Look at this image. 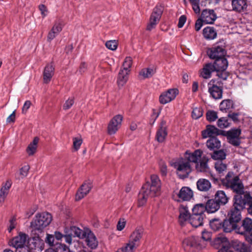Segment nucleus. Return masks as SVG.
Returning a JSON list of instances; mask_svg holds the SVG:
<instances>
[{
	"label": "nucleus",
	"mask_w": 252,
	"mask_h": 252,
	"mask_svg": "<svg viewBox=\"0 0 252 252\" xmlns=\"http://www.w3.org/2000/svg\"><path fill=\"white\" fill-rule=\"evenodd\" d=\"M222 183L237 193L234 198L233 207L228 213V219L237 223L241 220V211L245 207L249 197L242 194L244 192L243 185L239 177L235 175L233 172H229L222 180Z\"/></svg>",
	"instance_id": "f257e3e1"
},
{
	"label": "nucleus",
	"mask_w": 252,
	"mask_h": 252,
	"mask_svg": "<svg viewBox=\"0 0 252 252\" xmlns=\"http://www.w3.org/2000/svg\"><path fill=\"white\" fill-rule=\"evenodd\" d=\"M170 164L176 169L177 175L181 179L188 177L192 171L191 164L184 157L172 159Z\"/></svg>",
	"instance_id": "f03ea898"
},
{
	"label": "nucleus",
	"mask_w": 252,
	"mask_h": 252,
	"mask_svg": "<svg viewBox=\"0 0 252 252\" xmlns=\"http://www.w3.org/2000/svg\"><path fill=\"white\" fill-rule=\"evenodd\" d=\"M51 220L50 214L46 212L38 213L31 222V227L33 230L41 231L50 223Z\"/></svg>",
	"instance_id": "7ed1b4c3"
},
{
	"label": "nucleus",
	"mask_w": 252,
	"mask_h": 252,
	"mask_svg": "<svg viewBox=\"0 0 252 252\" xmlns=\"http://www.w3.org/2000/svg\"><path fill=\"white\" fill-rule=\"evenodd\" d=\"M143 187L149 191L151 197H155L160 194L161 181L158 176L153 174L151 176L150 181L146 182Z\"/></svg>",
	"instance_id": "20e7f679"
},
{
	"label": "nucleus",
	"mask_w": 252,
	"mask_h": 252,
	"mask_svg": "<svg viewBox=\"0 0 252 252\" xmlns=\"http://www.w3.org/2000/svg\"><path fill=\"white\" fill-rule=\"evenodd\" d=\"M64 24L62 19H57L54 22L51 30L49 32L47 40L49 42L53 40L63 30Z\"/></svg>",
	"instance_id": "39448f33"
},
{
	"label": "nucleus",
	"mask_w": 252,
	"mask_h": 252,
	"mask_svg": "<svg viewBox=\"0 0 252 252\" xmlns=\"http://www.w3.org/2000/svg\"><path fill=\"white\" fill-rule=\"evenodd\" d=\"M163 10V8L161 5H157L154 9L147 27V30L151 31L156 27L160 20Z\"/></svg>",
	"instance_id": "423d86ee"
},
{
	"label": "nucleus",
	"mask_w": 252,
	"mask_h": 252,
	"mask_svg": "<svg viewBox=\"0 0 252 252\" xmlns=\"http://www.w3.org/2000/svg\"><path fill=\"white\" fill-rule=\"evenodd\" d=\"M143 234V229L141 227H137L130 235L128 242L137 248L140 245Z\"/></svg>",
	"instance_id": "0eeeda50"
},
{
	"label": "nucleus",
	"mask_w": 252,
	"mask_h": 252,
	"mask_svg": "<svg viewBox=\"0 0 252 252\" xmlns=\"http://www.w3.org/2000/svg\"><path fill=\"white\" fill-rule=\"evenodd\" d=\"M224 46L220 45L217 43L214 45L208 51V55L211 59H217L224 57L226 54Z\"/></svg>",
	"instance_id": "6e6552de"
},
{
	"label": "nucleus",
	"mask_w": 252,
	"mask_h": 252,
	"mask_svg": "<svg viewBox=\"0 0 252 252\" xmlns=\"http://www.w3.org/2000/svg\"><path fill=\"white\" fill-rule=\"evenodd\" d=\"M123 119L121 115H117L111 119L107 127L109 134H114L118 131L121 126Z\"/></svg>",
	"instance_id": "1a4fd4ad"
},
{
	"label": "nucleus",
	"mask_w": 252,
	"mask_h": 252,
	"mask_svg": "<svg viewBox=\"0 0 252 252\" xmlns=\"http://www.w3.org/2000/svg\"><path fill=\"white\" fill-rule=\"evenodd\" d=\"M208 92L213 98L218 99L222 97V89L217 85L215 80L212 79L208 83Z\"/></svg>",
	"instance_id": "9d476101"
},
{
	"label": "nucleus",
	"mask_w": 252,
	"mask_h": 252,
	"mask_svg": "<svg viewBox=\"0 0 252 252\" xmlns=\"http://www.w3.org/2000/svg\"><path fill=\"white\" fill-rule=\"evenodd\" d=\"M178 94V90L176 89H169L167 91L162 93L159 97V101L161 104H165L174 99Z\"/></svg>",
	"instance_id": "9b49d317"
},
{
	"label": "nucleus",
	"mask_w": 252,
	"mask_h": 252,
	"mask_svg": "<svg viewBox=\"0 0 252 252\" xmlns=\"http://www.w3.org/2000/svg\"><path fill=\"white\" fill-rule=\"evenodd\" d=\"M28 236L26 234L20 232L14 237L9 242L10 245L16 249L24 248L26 245Z\"/></svg>",
	"instance_id": "f8f14e48"
},
{
	"label": "nucleus",
	"mask_w": 252,
	"mask_h": 252,
	"mask_svg": "<svg viewBox=\"0 0 252 252\" xmlns=\"http://www.w3.org/2000/svg\"><path fill=\"white\" fill-rule=\"evenodd\" d=\"M252 231V219L249 218H246L242 221V225L240 227L236 229L237 233L247 235V233Z\"/></svg>",
	"instance_id": "ddd939ff"
},
{
	"label": "nucleus",
	"mask_w": 252,
	"mask_h": 252,
	"mask_svg": "<svg viewBox=\"0 0 252 252\" xmlns=\"http://www.w3.org/2000/svg\"><path fill=\"white\" fill-rule=\"evenodd\" d=\"M206 24H213L217 16L214 10L210 9H204L200 17Z\"/></svg>",
	"instance_id": "4468645a"
},
{
	"label": "nucleus",
	"mask_w": 252,
	"mask_h": 252,
	"mask_svg": "<svg viewBox=\"0 0 252 252\" xmlns=\"http://www.w3.org/2000/svg\"><path fill=\"white\" fill-rule=\"evenodd\" d=\"M179 212L178 221L181 225H184L187 222L189 221L191 215L189 212L188 207L184 205L180 206Z\"/></svg>",
	"instance_id": "2eb2a0df"
},
{
	"label": "nucleus",
	"mask_w": 252,
	"mask_h": 252,
	"mask_svg": "<svg viewBox=\"0 0 252 252\" xmlns=\"http://www.w3.org/2000/svg\"><path fill=\"white\" fill-rule=\"evenodd\" d=\"M92 186L89 181H86L80 187L75 195V200L79 201L84 198L91 190Z\"/></svg>",
	"instance_id": "dca6fc26"
},
{
	"label": "nucleus",
	"mask_w": 252,
	"mask_h": 252,
	"mask_svg": "<svg viewBox=\"0 0 252 252\" xmlns=\"http://www.w3.org/2000/svg\"><path fill=\"white\" fill-rule=\"evenodd\" d=\"M202 155V151L200 149H197L192 153L187 151L184 157L188 159V161H189L190 164H191L192 163H197L198 160H200Z\"/></svg>",
	"instance_id": "f3484780"
},
{
	"label": "nucleus",
	"mask_w": 252,
	"mask_h": 252,
	"mask_svg": "<svg viewBox=\"0 0 252 252\" xmlns=\"http://www.w3.org/2000/svg\"><path fill=\"white\" fill-rule=\"evenodd\" d=\"M183 246L187 249L189 248L201 247L200 238L197 236H191L186 238L183 242Z\"/></svg>",
	"instance_id": "a211bd4d"
},
{
	"label": "nucleus",
	"mask_w": 252,
	"mask_h": 252,
	"mask_svg": "<svg viewBox=\"0 0 252 252\" xmlns=\"http://www.w3.org/2000/svg\"><path fill=\"white\" fill-rule=\"evenodd\" d=\"M224 131L218 129L214 126L208 125L206 126V129L202 131V135L203 138L208 137H214L215 135H223Z\"/></svg>",
	"instance_id": "6ab92c4d"
},
{
	"label": "nucleus",
	"mask_w": 252,
	"mask_h": 252,
	"mask_svg": "<svg viewBox=\"0 0 252 252\" xmlns=\"http://www.w3.org/2000/svg\"><path fill=\"white\" fill-rule=\"evenodd\" d=\"M232 10L241 13L245 12L248 6L247 0H232L231 1Z\"/></svg>",
	"instance_id": "aec40b11"
},
{
	"label": "nucleus",
	"mask_w": 252,
	"mask_h": 252,
	"mask_svg": "<svg viewBox=\"0 0 252 252\" xmlns=\"http://www.w3.org/2000/svg\"><path fill=\"white\" fill-rule=\"evenodd\" d=\"M85 241L87 246L92 249H95L98 245V242L94 234L89 229H87L85 235Z\"/></svg>",
	"instance_id": "412c9836"
},
{
	"label": "nucleus",
	"mask_w": 252,
	"mask_h": 252,
	"mask_svg": "<svg viewBox=\"0 0 252 252\" xmlns=\"http://www.w3.org/2000/svg\"><path fill=\"white\" fill-rule=\"evenodd\" d=\"M55 68L52 63L47 64L43 73V79L44 83H49L54 74Z\"/></svg>",
	"instance_id": "4be33fe9"
},
{
	"label": "nucleus",
	"mask_w": 252,
	"mask_h": 252,
	"mask_svg": "<svg viewBox=\"0 0 252 252\" xmlns=\"http://www.w3.org/2000/svg\"><path fill=\"white\" fill-rule=\"evenodd\" d=\"M179 199L182 201H189L193 197V192L189 188L184 187L177 194Z\"/></svg>",
	"instance_id": "5701e85b"
},
{
	"label": "nucleus",
	"mask_w": 252,
	"mask_h": 252,
	"mask_svg": "<svg viewBox=\"0 0 252 252\" xmlns=\"http://www.w3.org/2000/svg\"><path fill=\"white\" fill-rule=\"evenodd\" d=\"M167 135V131L165 126V123L162 121L160 123L159 127L157 131L156 139L158 142H163Z\"/></svg>",
	"instance_id": "b1692460"
},
{
	"label": "nucleus",
	"mask_w": 252,
	"mask_h": 252,
	"mask_svg": "<svg viewBox=\"0 0 252 252\" xmlns=\"http://www.w3.org/2000/svg\"><path fill=\"white\" fill-rule=\"evenodd\" d=\"M215 67L212 63H208L204 65L203 68L200 70V76L204 79H208L211 77L212 73L216 71Z\"/></svg>",
	"instance_id": "393cba45"
},
{
	"label": "nucleus",
	"mask_w": 252,
	"mask_h": 252,
	"mask_svg": "<svg viewBox=\"0 0 252 252\" xmlns=\"http://www.w3.org/2000/svg\"><path fill=\"white\" fill-rule=\"evenodd\" d=\"M215 67L216 71H224L228 66V62L226 58L224 57L215 59L214 63H213Z\"/></svg>",
	"instance_id": "a878e982"
},
{
	"label": "nucleus",
	"mask_w": 252,
	"mask_h": 252,
	"mask_svg": "<svg viewBox=\"0 0 252 252\" xmlns=\"http://www.w3.org/2000/svg\"><path fill=\"white\" fill-rule=\"evenodd\" d=\"M232 247L237 252H251V247L243 242L238 240L233 242Z\"/></svg>",
	"instance_id": "bb28decb"
},
{
	"label": "nucleus",
	"mask_w": 252,
	"mask_h": 252,
	"mask_svg": "<svg viewBox=\"0 0 252 252\" xmlns=\"http://www.w3.org/2000/svg\"><path fill=\"white\" fill-rule=\"evenodd\" d=\"M197 189L201 191L207 192L211 188L210 182L206 179L200 178L196 182Z\"/></svg>",
	"instance_id": "cd10ccee"
},
{
	"label": "nucleus",
	"mask_w": 252,
	"mask_h": 252,
	"mask_svg": "<svg viewBox=\"0 0 252 252\" xmlns=\"http://www.w3.org/2000/svg\"><path fill=\"white\" fill-rule=\"evenodd\" d=\"M214 199L220 206L225 205L228 201V198L223 190H218L215 194Z\"/></svg>",
	"instance_id": "c85d7f7f"
},
{
	"label": "nucleus",
	"mask_w": 252,
	"mask_h": 252,
	"mask_svg": "<svg viewBox=\"0 0 252 252\" xmlns=\"http://www.w3.org/2000/svg\"><path fill=\"white\" fill-rule=\"evenodd\" d=\"M205 218L204 216L192 214L189 220V222L193 227H197L203 225Z\"/></svg>",
	"instance_id": "c756f323"
},
{
	"label": "nucleus",
	"mask_w": 252,
	"mask_h": 252,
	"mask_svg": "<svg viewBox=\"0 0 252 252\" xmlns=\"http://www.w3.org/2000/svg\"><path fill=\"white\" fill-rule=\"evenodd\" d=\"M236 223L230 219H226L222 222V229L226 233L231 232L237 229Z\"/></svg>",
	"instance_id": "7c9ffc66"
},
{
	"label": "nucleus",
	"mask_w": 252,
	"mask_h": 252,
	"mask_svg": "<svg viewBox=\"0 0 252 252\" xmlns=\"http://www.w3.org/2000/svg\"><path fill=\"white\" fill-rule=\"evenodd\" d=\"M206 211L208 213H214L217 212L220 208V206L214 199H211L207 201L205 205Z\"/></svg>",
	"instance_id": "2f4dec72"
},
{
	"label": "nucleus",
	"mask_w": 252,
	"mask_h": 252,
	"mask_svg": "<svg viewBox=\"0 0 252 252\" xmlns=\"http://www.w3.org/2000/svg\"><path fill=\"white\" fill-rule=\"evenodd\" d=\"M149 197H151V196L150 195V193H149V191H147V190L144 189V188L142 187V188L138 195V207H142L144 206L147 202L148 198Z\"/></svg>",
	"instance_id": "473e14b6"
},
{
	"label": "nucleus",
	"mask_w": 252,
	"mask_h": 252,
	"mask_svg": "<svg viewBox=\"0 0 252 252\" xmlns=\"http://www.w3.org/2000/svg\"><path fill=\"white\" fill-rule=\"evenodd\" d=\"M203 35L207 40H213L217 37V32L213 27H207L203 30Z\"/></svg>",
	"instance_id": "72a5a7b5"
},
{
	"label": "nucleus",
	"mask_w": 252,
	"mask_h": 252,
	"mask_svg": "<svg viewBox=\"0 0 252 252\" xmlns=\"http://www.w3.org/2000/svg\"><path fill=\"white\" fill-rule=\"evenodd\" d=\"M73 237H77L80 239H83L87 233V229L82 230L76 226H71L68 230Z\"/></svg>",
	"instance_id": "f704fd0d"
},
{
	"label": "nucleus",
	"mask_w": 252,
	"mask_h": 252,
	"mask_svg": "<svg viewBox=\"0 0 252 252\" xmlns=\"http://www.w3.org/2000/svg\"><path fill=\"white\" fill-rule=\"evenodd\" d=\"M208 159L205 157L200 159L199 162L196 163L195 168L198 172H206L208 170L209 167L207 164Z\"/></svg>",
	"instance_id": "c9c22d12"
},
{
	"label": "nucleus",
	"mask_w": 252,
	"mask_h": 252,
	"mask_svg": "<svg viewBox=\"0 0 252 252\" xmlns=\"http://www.w3.org/2000/svg\"><path fill=\"white\" fill-rule=\"evenodd\" d=\"M129 72L120 70L117 79V83L119 87H123L128 80V75Z\"/></svg>",
	"instance_id": "e433bc0d"
},
{
	"label": "nucleus",
	"mask_w": 252,
	"mask_h": 252,
	"mask_svg": "<svg viewBox=\"0 0 252 252\" xmlns=\"http://www.w3.org/2000/svg\"><path fill=\"white\" fill-rule=\"evenodd\" d=\"M207 147L210 150L219 149L221 146L220 141L215 137H210L206 142Z\"/></svg>",
	"instance_id": "4c0bfd02"
},
{
	"label": "nucleus",
	"mask_w": 252,
	"mask_h": 252,
	"mask_svg": "<svg viewBox=\"0 0 252 252\" xmlns=\"http://www.w3.org/2000/svg\"><path fill=\"white\" fill-rule=\"evenodd\" d=\"M38 141L39 138L37 137H35L34 138L33 141L28 145L26 149V152L29 156H32L35 153Z\"/></svg>",
	"instance_id": "58836bf2"
},
{
	"label": "nucleus",
	"mask_w": 252,
	"mask_h": 252,
	"mask_svg": "<svg viewBox=\"0 0 252 252\" xmlns=\"http://www.w3.org/2000/svg\"><path fill=\"white\" fill-rule=\"evenodd\" d=\"M234 104L230 99L223 100L220 104V110L222 112H226L227 111L233 108Z\"/></svg>",
	"instance_id": "ea45409f"
},
{
	"label": "nucleus",
	"mask_w": 252,
	"mask_h": 252,
	"mask_svg": "<svg viewBox=\"0 0 252 252\" xmlns=\"http://www.w3.org/2000/svg\"><path fill=\"white\" fill-rule=\"evenodd\" d=\"M206 211L205 204H198L195 205L192 209V214H195L200 216H204V212Z\"/></svg>",
	"instance_id": "a19ab883"
},
{
	"label": "nucleus",
	"mask_w": 252,
	"mask_h": 252,
	"mask_svg": "<svg viewBox=\"0 0 252 252\" xmlns=\"http://www.w3.org/2000/svg\"><path fill=\"white\" fill-rule=\"evenodd\" d=\"M222 222L219 219H214L210 221L211 228L215 231H219L222 229Z\"/></svg>",
	"instance_id": "79ce46f5"
},
{
	"label": "nucleus",
	"mask_w": 252,
	"mask_h": 252,
	"mask_svg": "<svg viewBox=\"0 0 252 252\" xmlns=\"http://www.w3.org/2000/svg\"><path fill=\"white\" fill-rule=\"evenodd\" d=\"M46 252H70L69 248L63 244H59L56 248V250L49 249L46 250Z\"/></svg>",
	"instance_id": "37998d69"
},
{
	"label": "nucleus",
	"mask_w": 252,
	"mask_h": 252,
	"mask_svg": "<svg viewBox=\"0 0 252 252\" xmlns=\"http://www.w3.org/2000/svg\"><path fill=\"white\" fill-rule=\"evenodd\" d=\"M212 158L217 161L221 160L226 158V154L223 150L215 151L212 155Z\"/></svg>",
	"instance_id": "c03bdc74"
},
{
	"label": "nucleus",
	"mask_w": 252,
	"mask_h": 252,
	"mask_svg": "<svg viewBox=\"0 0 252 252\" xmlns=\"http://www.w3.org/2000/svg\"><path fill=\"white\" fill-rule=\"evenodd\" d=\"M155 71L153 69L151 68H144L139 72V75L142 76L143 78H147L152 77Z\"/></svg>",
	"instance_id": "a18cd8bd"
},
{
	"label": "nucleus",
	"mask_w": 252,
	"mask_h": 252,
	"mask_svg": "<svg viewBox=\"0 0 252 252\" xmlns=\"http://www.w3.org/2000/svg\"><path fill=\"white\" fill-rule=\"evenodd\" d=\"M215 168L216 171L220 174L226 170L227 165L223 163L222 161H217L215 163Z\"/></svg>",
	"instance_id": "49530a36"
},
{
	"label": "nucleus",
	"mask_w": 252,
	"mask_h": 252,
	"mask_svg": "<svg viewBox=\"0 0 252 252\" xmlns=\"http://www.w3.org/2000/svg\"><path fill=\"white\" fill-rule=\"evenodd\" d=\"M228 119L227 117H221L217 122L218 127L220 128H225L229 126Z\"/></svg>",
	"instance_id": "de8ad7c7"
},
{
	"label": "nucleus",
	"mask_w": 252,
	"mask_h": 252,
	"mask_svg": "<svg viewBox=\"0 0 252 252\" xmlns=\"http://www.w3.org/2000/svg\"><path fill=\"white\" fill-rule=\"evenodd\" d=\"M136 249V247L128 242L125 246L119 249L117 252H134Z\"/></svg>",
	"instance_id": "09e8293b"
},
{
	"label": "nucleus",
	"mask_w": 252,
	"mask_h": 252,
	"mask_svg": "<svg viewBox=\"0 0 252 252\" xmlns=\"http://www.w3.org/2000/svg\"><path fill=\"white\" fill-rule=\"evenodd\" d=\"M206 119L210 122L215 121L218 118V113L214 110H209L206 113Z\"/></svg>",
	"instance_id": "8fccbe9b"
},
{
	"label": "nucleus",
	"mask_w": 252,
	"mask_h": 252,
	"mask_svg": "<svg viewBox=\"0 0 252 252\" xmlns=\"http://www.w3.org/2000/svg\"><path fill=\"white\" fill-rule=\"evenodd\" d=\"M132 63V59L131 57H126L123 64V68L121 69L126 71L130 72V68L131 66Z\"/></svg>",
	"instance_id": "3c124183"
},
{
	"label": "nucleus",
	"mask_w": 252,
	"mask_h": 252,
	"mask_svg": "<svg viewBox=\"0 0 252 252\" xmlns=\"http://www.w3.org/2000/svg\"><path fill=\"white\" fill-rule=\"evenodd\" d=\"M191 4L192 9L194 13L199 14L200 12V8L199 6L200 0H189Z\"/></svg>",
	"instance_id": "603ef678"
},
{
	"label": "nucleus",
	"mask_w": 252,
	"mask_h": 252,
	"mask_svg": "<svg viewBox=\"0 0 252 252\" xmlns=\"http://www.w3.org/2000/svg\"><path fill=\"white\" fill-rule=\"evenodd\" d=\"M241 134V130L239 129H232L227 133V138H239Z\"/></svg>",
	"instance_id": "864d4df0"
},
{
	"label": "nucleus",
	"mask_w": 252,
	"mask_h": 252,
	"mask_svg": "<svg viewBox=\"0 0 252 252\" xmlns=\"http://www.w3.org/2000/svg\"><path fill=\"white\" fill-rule=\"evenodd\" d=\"M203 115V110L200 107L195 108L192 112V117L194 119H198Z\"/></svg>",
	"instance_id": "5fc2aeb1"
},
{
	"label": "nucleus",
	"mask_w": 252,
	"mask_h": 252,
	"mask_svg": "<svg viewBox=\"0 0 252 252\" xmlns=\"http://www.w3.org/2000/svg\"><path fill=\"white\" fill-rule=\"evenodd\" d=\"M30 168V166L28 164L25 165L20 168V175L21 178H24L28 175Z\"/></svg>",
	"instance_id": "6e6d98bb"
},
{
	"label": "nucleus",
	"mask_w": 252,
	"mask_h": 252,
	"mask_svg": "<svg viewBox=\"0 0 252 252\" xmlns=\"http://www.w3.org/2000/svg\"><path fill=\"white\" fill-rule=\"evenodd\" d=\"M126 221L124 218H120L117 224V230L118 231L123 230L126 226Z\"/></svg>",
	"instance_id": "4d7b16f0"
},
{
	"label": "nucleus",
	"mask_w": 252,
	"mask_h": 252,
	"mask_svg": "<svg viewBox=\"0 0 252 252\" xmlns=\"http://www.w3.org/2000/svg\"><path fill=\"white\" fill-rule=\"evenodd\" d=\"M82 143V139L81 138L74 137L73 138V148L75 151H77Z\"/></svg>",
	"instance_id": "13d9d810"
},
{
	"label": "nucleus",
	"mask_w": 252,
	"mask_h": 252,
	"mask_svg": "<svg viewBox=\"0 0 252 252\" xmlns=\"http://www.w3.org/2000/svg\"><path fill=\"white\" fill-rule=\"evenodd\" d=\"M106 47L111 50H115L117 48V43L115 40L108 41L105 43Z\"/></svg>",
	"instance_id": "bf43d9fd"
},
{
	"label": "nucleus",
	"mask_w": 252,
	"mask_h": 252,
	"mask_svg": "<svg viewBox=\"0 0 252 252\" xmlns=\"http://www.w3.org/2000/svg\"><path fill=\"white\" fill-rule=\"evenodd\" d=\"M74 98L70 97L67 100H66L63 105V109L64 110H67L71 108V107L73 105L74 103Z\"/></svg>",
	"instance_id": "052dcab7"
},
{
	"label": "nucleus",
	"mask_w": 252,
	"mask_h": 252,
	"mask_svg": "<svg viewBox=\"0 0 252 252\" xmlns=\"http://www.w3.org/2000/svg\"><path fill=\"white\" fill-rule=\"evenodd\" d=\"M55 237L53 235L47 234L45 238V242L50 246H53L54 245Z\"/></svg>",
	"instance_id": "680f3d73"
},
{
	"label": "nucleus",
	"mask_w": 252,
	"mask_h": 252,
	"mask_svg": "<svg viewBox=\"0 0 252 252\" xmlns=\"http://www.w3.org/2000/svg\"><path fill=\"white\" fill-rule=\"evenodd\" d=\"M65 234L64 235V238L65 239V242L70 245L72 244V237H73L72 235H71V233L69 230H66L65 231Z\"/></svg>",
	"instance_id": "e2e57ef3"
},
{
	"label": "nucleus",
	"mask_w": 252,
	"mask_h": 252,
	"mask_svg": "<svg viewBox=\"0 0 252 252\" xmlns=\"http://www.w3.org/2000/svg\"><path fill=\"white\" fill-rule=\"evenodd\" d=\"M38 8L40 11L42 17L44 18L46 17L48 13V9L46 6L44 4H40L38 6Z\"/></svg>",
	"instance_id": "0e129e2a"
},
{
	"label": "nucleus",
	"mask_w": 252,
	"mask_h": 252,
	"mask_svg": "<svg viewBox=\"0 0 252 252\" xmlns=\"http://www.w3.org/2000/svg\"><path fill=\"white\" fill-rule=\"evenodd\" d=\"M211 233L207 231L204 230L202 232V239L205 241H209L211 239Z\"/></svg>",
	"instance_id": "69168bd1"
},
{
	"label": "nucleus",
	"mask_w": 252,
	"mask_h": 252,
	"mask_svg": "<svg viewBox=\"0 0 252 252\" xmlns=\"http://www.w3.org/2000/svg\"><path fill=\"white\" fill-rule=\"evenodd\" d=\"M8 191L6 190L5 189L1 188L0 191V203L4 201L5 198L8 194Z\"/></svg>",
	"instance_id": "338daca9"
},
{
	"label": "nucleus",
	"mask_w": 252,
	"mask_h": 252,
	"mask_svg": "<svg viewBox=\"0 0 252 252\" xmlns=\"http://www.w3.org/2000/svg\"><path fill=\"white\" fill-rule=\"evenodd\" d=\"M228 142L232 145L237 146L240 144L239 138H227Z\"/></svg>",
	"instance_id": "774afa93"
}]
</instances>
